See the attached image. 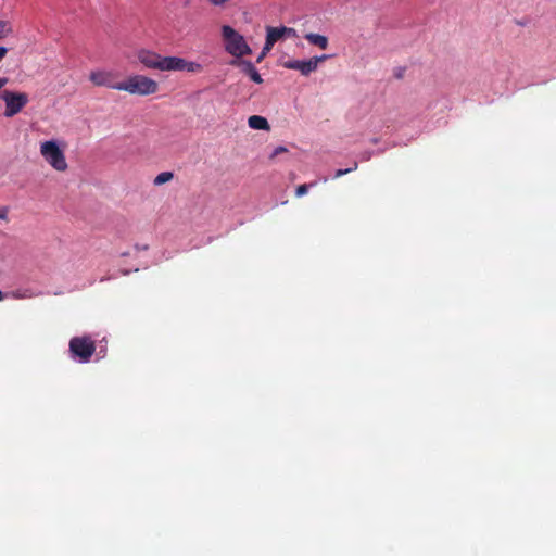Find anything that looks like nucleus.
I'll return each mask as SVG.
<instances>
[{"mask_svg":"<svg viewBox=\"0 0 556 556\" xmlns=\"http://www.w3.org/2000/svg\"><path fill=\"white\" fill-rule=\"evenodd\" d=\"M136 56L138 62L148 70L160 72H202V65L197 62L184 60L179 56H164L148 49H139Z\"/></svg>","mask_w":556,"mask_h":556,"instance_id":"obj_1","label":"nucleus"},{"mask_svg":"<svg viewBox=\"0 0 556 556\" xmlns=\"http://www.w3.org/2000/svg\"><path fill=\"white\" fill-rule=\"evenodd\" d=\"M116 91L132 96L147 97L159 92V83L142 74H135L117 83Z\"/></svg>","mask_w":556,"mask_h":556,"instance_id":"obj_2","label":"nucleus"},{"mask_svg":"<svg viewBox=\"0 0 556 556\" xmlns=\"http://www.w3.org/2000/svg\"><path fill=\"white\" fill-rule=\"evenodd\" d=\"M223 38L225 42V50L227 53L235 58L250 55L251 49L249 48L244 37L235 30L233 27L225 25L223 27Z\"/></svg>","mask_w":556,"mask_h":556,"instance_id":"obj_3","label":"nucleus"},{"mask_svg":"<svg viewBox=\"0 0 556 556\" xmlns=\"http://www.w3.org/2000/svg\"><path fill=\"white\" fill-rule=\"evenodd\" d=\"M70 352L73 358L86 364L96 352L94 341L88 336L74 337L70 341Z\"/></svg>","mask_w":556,"mask_h":556,"instance_id":"obj_4","label":"nucleus"},{"mask_svg":"<svg viewBox=\"0 0 556 556\" xmlns=\"http://www.w3.org/2000/svg\"><path fill=\"white\" fill-rule=\"evenodd\" d=\"M40 152L47 163L58 172H65L67 168L64 152L60 150L56 142L43 141L40 147Z\"/></svg>","mask_w":556,"mask_h":556,"instance_id":"obj_5","label":"nucleus"},{"mask_svg":"<svg viewBox=\"0 0 556 556\" xmlns=\"http://www.w3.org/2000/svg\"><path fill=\"white\" fill-rule=\"evenodd\" d=\"M1 99L5 102L4 116L12 117L28 103V96L24 92L2 91Z\"/></svg>","mask_w":556,"mask_h":556,"instance_id":"obj_6","label":"nucleus"},{"mask_svg":"<svg viewBox=\"0 0 556 556\" xmlns=\"http://www.w3.org/2000/svg\"><path fill=\"white\" fill-rule=\"evenodd\" d=\"M327 59V54H321L320 56H314L311 60H288L282 63V66L285 68L298 71L302 73V75L307 76L316 71L320 62Z\"/></svg>","mask_w":556,"mask_h":556,"instance_id":"obj_7","label":"nucleus"},{"mask_svg":"<svg viewBox=\"0 0 556 556\" xmlns=\"http://www.w3.org/2000/svg\"><path fill=\"white\" fill-rule=\"evenodd\" d=\"M117 74L111 71H93L89 73V81L93 84V86L108 87L110 89L116 90L117 83L116 81Z\"/></svg>","mask_w":556,"mask_h":556,"instance_id":"obj_8","label":"nucleus"},{"mask_svg":"<svg viewBox=\"0 0 556 556\" xmlns=\"http://www.w3.org/2000/svg\"><path fill=\"white\" fill-rule=\"evenodd\" d=\"M294 36V29L288 27H267V36L265 42V53H268L270 49L275 46L276 41H278L283 36Z\"/></svg>","mask_w":556,"mask_h":556,"instance_id":"obj_9","label":"nucleus"},{"mask_svg":"<svg viewBox=\"0 0 556 556\" xmlns=\"http://www.w3.org/2000/svg\"><path fill=\"white\" fill-rule=\"evenodd\" d=\"M230 65L233 67H241V72L249 76V78L255 84L261 85L263 83L260 72L256 71L252 62L247 60H231Z\"/></svg>","mask_w":556,"mask_h":556,"instance_id":"obj_10","label":"nucleus"},{"mask_svg":"<svg viewBox=\"0 0 556 556\" xmlns=\"http://www.w3.org/2000/svg\"><path fill=\"white\" fill-rule=\"evenodd\" d=\"M248 126L258 130L269 129L268 121L266 119V117H263L261 115H250L248 118Z\"/></svg>","mask_w":556,"mask_h":556,"instance_id":"obj_11","label":"nucleus"},{"mask_svg":"<svg viewBox=\"0 0 556 556\" xmlns=\"http://www.w3.org/2000/svg\"><path fill=\"white\" fill-rule=\"evenodd\" d=\"M304 38L311 45L318 47L320 49H327V47H328V39L325 35L309 33V34L304 35Z\"/></svg>","mask_w":556,"mask_h":556,"instance_id":"obj_12","label":"nucleus"},{"mask_svg":"<svg viewBox=\"0 0 556 556\" xmlns=\"http://www.w3.org/2000/svg\"><path fill=\"white\" fill-rule=\"evenodd\" d=\"M174 178L173 172H161L156 178L153 179V185H165Z\"/></svg>","mask_w":556,"mask_h":556,"instance_id":"obj_13","label":"nucleus"},{"mask_svg":"<svg viewBox=\"0 0 556 556\" xmlns=\"http://www.w3.org/2000/svg\"><path fill=\"white\" fill-rule=\"evenodd\" d=\"M12 31L13 28L9 22L0 21V39L8 37Z\"/></svg>","mask_w":556,"mask_h":556,"instance_id":"obj_14","label":"nucleus"},{"mask_svg":"<svg viewBox=\"0 0 556 556\" xmlns=\"http://www.w3.org/2000/svg\"><path fill=\"white\" fill-rule=\"evenodd\" d=\"M316 182H312V184H302V185H299L298 188H296V191H295V195L296 197H304L307 191H308V188L315 186Z\"/></svg>","mask_w":556,"mask_h":556,"instance_id":"obj_15","label":"nucleus"},{"mask_svg":"<svg viewBox=\"0 0 556 556\" xmlns=\"http://www.w3.org/2000/svg\"><path fill=\"white\" fill-rule=\"evenodd\" d=\"M356 168H357V163L355 162V163H354V165H353V167H350V168H346V169H337V170L334 172V176H333V178H334V179H339V178H341L343 175H346V174H350V173L355 172V170H356Z\"/></svg>","mask_w":556,"mask_h":556,"instance_id":"obj_16","label":"nucleus"},{"mask_svg":"<svg viewBox=\"0 0 556 556\" xmlns=\"http://www.w3.org/2000/svg\"><path fill=\"white\" fill-rule=\"evenodd\" d=\"M280 153H288V148L286 147H276L274 152L270 153L269 159L273 160Z\"/></svg>","mask_w":556,"mask_h":556,"instance_id":"obj_17","label":"nucleus"},{"mask_svg":"<svg viewBox=\"0 0 556 556\" xmlns=\"http://www.w3.org/2000/svg\"><path fill=\"white\" fill-rule=\"evenodd\" d=\"M8 53V49L4 47H0V62L2 61L3 56H5Z\"/></svg>","mask_w":556,"mask_h":556,"instance_id":"obj_18","label":"nucleus"},{"mask_svg":"<svg viewBox=\"0 0 556 556\" xmlns=\"http://www.w3.org/2000/svg\"><path fill=\"white\" fill-rule=\"evenodd\" d=\"M267 54L268 53H265L263 48L260 56L256 58V63H260L263 60V58H265Z\"/></svg>","mask_w":556,"mask_h":556,"instance_id":"obj_19","label":"nucleus"},{"mask_svg":"<svg viewBox=\"0 0 556 556\" xmlns=\"http://www.w3.org/2000/svg\"><path fill=\"white\" fill-rule=\"evenodd\" d=\"M8 83V78H0V89L3 88Z\"/></svg>","mask_w":556,"mask_h":556,"instance_id":"obj_20","label":"nucleus"},{"mask_svg":"<svg viewBox=\"0 0 556 556\" xmlns=\"http://www.w3.org/2000/svg\"><path fill=\"white\" fill-rule=\"evenodd\" d=\"M4 299H5V295H3V293L0 290V302L3 301Z\"/></svg>","mask_w":556,"mask_h":556,"instance_id":"obj_21","label":"nucleus"},{"mask_svg":"<svg viewBox=\"0 0 556 556\" xmlns=\"http://www.w3.org/2000/svg\"><path fill=\"white\" fill-rule=\"evenodd\" d=\"M2 218H5V214H2V213L0 212V219H2Z\"/></svg>","mask_w":556,"mask_h":556,"instance_id":"obj_22","label":"nucleus"}]
</instances>
